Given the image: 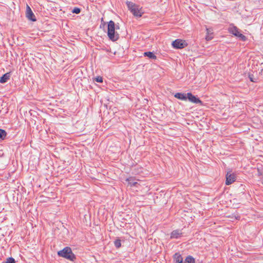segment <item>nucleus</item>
I'll return each instance as SVG.
<instances>
[{"instance_id": "f257e3e1", "label": "nucleus", "mask_w": 263, "mask_h": 263, "mask_svg": "<svg viewBox=\"0 0 263 263\" xmlns=\"http://www.w3.org/2000/svg\"><path fill=\"white\" fill-rule=\"evenodd\" d=\"M117 27L115 26L114 21H110L108 24L107 35L110 40L112 41H116L119 39V34L115 32V29Z\"/></svg>"}, {"instance_id": "f03ea898", "label": "nucleus", "mask_w": 263, "mask_h": 263, "mask_svg": "<svg viewBox=\"0 0 263 263\" xmlns=\"http://www.w3.org/2000/svg\"><path fill=\"white\" fill-rule=\"evenodd\" d=\"M126 4L128 9L135 16L139 17L142 16L143 11L141 7L130 2H127Z\"/></svg>"}, {"instance_id": "7ed1b4c3", "label": "nucleus", "mask_w": 263, "mask_h": 263, "mask_svg": "<svg viewBox=\"0 0 263 263\" xmlns=\"http://www.w3.org/2000/svg\"><path fill=\"white\" fill-rule=\"evenodd\" d=\"M58 255L71 261H73L76 259L75 255L72 253L71 249L68 247L58 251Z\"/></svg>"}, {"instance_id": "20e7f679", "label": "nucleus", "mask_w": 263, "mask_h": 263, "mask_svg": "<svg viewBox=\"0 0 263 263\" xmlns=\"http://www.w3.org/2000/svg\"><path fill=\"white\" fill-rule=\"evenodd\" d=\"M172 46L176 49H182L187 46L185 41L177 39L172 42Z\"/></svg>"}, {"instance_id": "39448f33", "label": "nucleus", "mask_w": 263, "mask_h": 263, "mask_svg": "<svg viewBox=\"0 0 263 263\" xmlns=\"http://www.w3.org/2000/svg\"><path fill=\"white\" fill-rule=\"evenodd\" d=\"M26 15L27 18L30 21H32L33 22H35L36 21V17L34 13L31 10L30 7L28 5H27L26 7Z\"/></svg>"}, {"instance_id": "423d86ee", "label": "nucleus", "mask_w": 263, "mask_h": 263, "mask_svg": "<svg viewBox=\"0 0 263 263\" xmlns=\"http://www.w3.org/2000/svg\"><path fill=\"white\" fill-rule=\"evenodd\" d=\"M236 176L234 174L228 172L226 175V184L230 185L235 181Z\"/></svg>"}, {"instance_id": "0eeeda50", "label": "nucleus", "mask_w": 263, "mask_h": 263, "mask_svg": "<svg viewBox=\"0 0 263 263\" xmlns=\"http://www.w3.org/2000/svg\"><path fill=\"white\" fill-rule=\"evenodd\" d=\"M186 97H187V99H188L190 101H191L194 103L202 104V101L199 99L196 98L195 96L193 95L190 92L187 93Z\"/></svg>"}, {"instance_id": "6e6552de", "label": "nucleus", "mask_w": 263, "mask_h": 263, "mask_svg": "<svg viewBox=\"0 0 263 263\" xmlns=\"http://www.w3.org/2000/svg\"><path fill=\"white\" fill-rule=\"evenodd\" d=\"M182 233L181 230H176L173 231L171 234V238H179L182 236Z\"/></svg>"}, {"instance_id": "1a4fd4ad", "label": "nucleus", "mask_w": 263, "mask_h": 263, "mask_svg": "<svg viewBox=\"0 0 263 263\" xmlns=\"http://www.w3.org/2000/svg\"><path fill=\"white\" fill-rule=\"evenodd\" d=\"M174 263H182L183 262V258L179 253H176L173 255Z\"/></svg>"}, {"instance_id": "9d476101", "label": "nucleus", "mask_w": 263, "mask_h": 263, "mask_svg": "<svg viewBox=\"0 0 263 263\" xmlns=\"http://www.w3.org/2000/svg\"><path fill=\"white\" fill-rule=\"evenodd\" d=\"M10 76L11 74L9 72L3 74L0 78V83H5L7 82L8 80L10 79Z\"/></svg>"}, {"instance_id": "9b49d317", "label": "nucleus", "mask_w": 263, "mask_h": 263, "mask_svg": "<svg viewBox=\"0 0 263 263\" xmlns=\"http://www.w3.org/2000/svg\"><path fill=\"white\" fill-rule=\"evenodd\" d=\"M229 30L230 33H232L236 36H237L240 33L238 28L236 26H232L230 27Z\"/></svg>"}, {"instance_id": "f8f14e48", "label": "nucleus", "mask_w": 263, "mask_h": 263, "mask_svg": "<svg viewBox=\"0 0 263 263\" xmlns=\"http://www.w3.org/2000/svg\"><path fill=\"white\" fill-rule=\"evenodd\" d=\"M187 93L186 94H185V93H180V92H178V93H176L175 95H174V97L178 99H180V100H187Z\"/></svg>"}, {"instance_id": "ddd939ff", "label": "nucleus", "mask_w": 263, "mask_h": 263, "mask_svg": "<svg viewBox=\"0 0 263 263\" xmlns=\"http://www.w3.org/2000/svg\"><path fill=\"white\" fill-rule=\"evenodd\" d=\"M144 56L147 57L151 59L156 60V56L152 52H145L143 53Z\"/></svg>"}, {"instance_id": "4468645a", "label": "nucleus", "mask_w": 263, "mask_h": 263, "mask_svg": "<svg viewBox=\"0 0 263 263\" xmlns=\"http://www.w3.org/2000/svg\"><path fill=\"white\" fill-rule=\"evenodd\" d=\"M184 263H195V259L191 256H188L185 258Z\"/></svg>"}, {"instance_id": "2eb2a0df", "label": "nucleus", "mask_w": 263, "mask_h": 263, "mask_svg": "<svg viewBox=\"0 0 263 263\" xmlns=\"http://www.w3.org/2000/svg\"><path fill=\"white\" fill-rule=\"evenodd\" d=\"M7 133L5 130L0 129V138L4 139L6 136Z\"/></svg>"}, {"instance_id": "dca6fc26", "label": "nucleus", "mask_w": 263, "mask_h": 263, "mask_svg": "<svg viewBox=\"0 0 263 263\" xmlns=\"http://www.w3.org/2000/svg\"><path fill=\"white\" fill-rule=\"evenodd\" d=\"M114 244L116 248H119L121 246V240L120 239H116L114 241Z\"/></svg>"}, {"instance_id": "f3484780", "label": "nucleus", "mask_w": 263, "mask_h": 263, "mask_svg": "<svg viewBox=\"0 0 263 263\" xmlns=\"http://www.w3.org/2000/svg\"><path fill=\"white\" fill-rule=\"evenodd\" d=\"M128 184L130 185V186H135L138 184V182H137L134 180H128Z\"/></svg>"}, {"instance_id": "a211bd4d", "label": "nucleus", "mask_w": 263, "mask_h": 263, "mask_svg": "<svg viewBox=\"0 0 263 263\" xmlns=\"http://www.w3.org/2000/svg\"><path fill=\"white\" fill-rule=\"evenodd\" d=\"M80 9L79 8H74L72 10V12L73 13L79 14L80 12Z\"/></svg>"}, {"instance_id": "6ab92c4d", "label": "nucleus", "mask_w": 263, "mask_h": 263, "mask_svg": "<svg viewBox=\"0 0 263 263\" xmlns=\"http://www.w3.org/2000/svg\"><path fill=\"white\" fill-rule=\"evenodd\" d=\"M95 80L97 82L102 83L103 82V78L100 76L96 77Z\"/></svg>"}, {"instance_id": "aec40b11", "label": "nucleus", "mask_w": 263, "mask_h": 263, "mask_svg": "<svg viewBox=\"0 0 263 263\" xmlns=\"http://www.w3.org/2000/svg\"><path fill=\"white\" fill-rule=\"evenodd\" d=\"M237 36L240 37L243 41H246L247 39L246 36L240 33Z\"/></svg>"}, {"instance_id": "412c9836", "label": "nucleus", "mask_w": 263, "mask_h": 263, "mask_svg": "<svg viewBox=\"0 0 263 263\" xmlns=\"http://www.w3.org/2000/svg\"><path fill=\"white\" fill-rule=\"evenodd\" d=\"M6 263H15L14 259L12 257H9L7 259Z\"/></svg>"}, {"instance_id": "4be33fe9", "label": "nucleus", "mask_w": 263, "mask_h": 263, "mask_svg": "<svg viewBox=\"0 0 263 263\" xmlns=\"http://www.w3.org/2000/svg\"><path fill=\"white\" fill-rule=\"evenodd\" d=\"M249 78H250V80L251 82H255V81L253 79V78L251 76H249Z\"/></svg>"}, {"instance_id": "5701e85b", "label": "nucleus", "mask_w": 263, "mask_h": 263, "mask_svg": "<svg viewBox=\"0 0 263 263\" xmlns=\"http://www.w3.org/2000/svg\"><path fill=\"white\" fill-rule=\"evenodd\" d=\"M205 39H206V40L207 41H209V40H211L212 39V37H210V36H209V35H207V36H206V38H205Z\"/></svg>"}, {"instance_id": "b1692460", "label": "nucleus", "mask_w": 263, "mask_h": 263, "mask_svg": "<svg viewBox=\"0 0 263 263\" xmlns=\"http://www.w3.org/2000/svg\"><path fill=\"white\" fill-rule=\"evenodd\" d=\"M206 30L208 31V33H209V29H206Z\"/></svg>"}]
</instances>
